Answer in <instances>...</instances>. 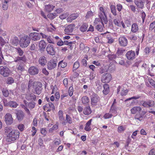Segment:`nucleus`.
Here are the masks:
<instances>
[{
  "label": "nucleus",
  "mask_w": 155,
  "mask_h": 155,
  "mask_svg": "<svg viewBox=\"0 0 155 155\" xmlns=\"http://www.w3.org/2000/svg\"><path fill=\"white\" fill-rule=\"evenodd\" d=\"M6 131L9 132L7 136V140L9 142L15 141L18 138L20 134V133L18 131L15 130H13L10 131L9 128H7Z\"/></svg>",
  "instance_id": "1"
},
{
  "label": "nucleus",
  "mask_w": 155,
  "mask_h": 155,
  "mask_svg": "<svg viewBox=\"0 0 155 155\" xmlns=\"http://www.w3.org/2000/svg\"><path fill=\"white\" fill-rule=\"evenodd\" d=\"M109 11V9H104L103 7H101L99 8V11L98 16L104 22L105 24H107L108 22L107 13Z\"/></svg>",
  "instance_id": "2"
},
{
  "label": "nucleus",
  "mask_w": 155,
  "mask_h": 155,
  "mask_svg": "<svg viewBox=\"0 0 155 155\" xmlns=\"http://www.w3.org/2000/svg\"><path fill=\"white\" fill-rule=\"evenodd\" d=\"M42 84L40 82L36 81L33 82L32 92L35 94L38 95L40 94L42 92Z\"/></svg>",
  "instance_id": "3"
},
{
  "label": "nucleus",
  "mask_w": 155,
  "mask_h": 155,
  "mask_svg": "<svg viewBox=\"0 0 155 155\" xmlns=\"http://www.w3.org/2000/svg\"><path fill=\"white\" fill-rule=\"evenodd\" d=\"M31 41L29 36L25 35L21 38L19 41V45L22 48L27 47L30 43Z\"/></svg>",
  "instance_id": "4"
},
{
  "label": "nucleus",
  "mask_w": 155,
  "mask_h": 155,
  "mask_svg": "<svg viewBox=\"0 0 155 155\" xmlns=\"http://www.w3.org/2000/svg\"><path fill=\"white\" fill-rule=\"evenodd\" d=\"M112 78L111 75L109 73H104L101 77V81L103 83H108Z\"/></svg>",
  "instance_id": "5"
},
{
  "label": "nucleus",
  "mask_w": 155,
  "mask_h": 155,
  "mask_svg": "<svg viewBox=\"0 0 155 155\" xmlns=\"http://www.w3.org/2000/svg\"><path fill=\"white\" fill-rule=\"evenodd\" d=\"M91 104L92 106H96L100 100V97L95 93L93 94L91 96Z\"/></svg>",
  "instance_id": "6"
},
{
  "label": "nucleus",
  "mask_w": 155,
  "mask_h": 155,
  "mask_svg": "<svg viewBox=\"0 0 155 155\" xmlns=\"http://www.w3.org/2000/svg\"><path fill=\"white\" fill-rule=\"evenodd\" d=\"M10 71L6 66H0V74L4 77H7L9 74Z\"/></svg>",
  "instance_id": "7"
},
{
  "label": "nucleus",
  "mask_w": 155,
  "mask_h": 155,
  "mask_svg": "<svg viewBox=\"0 0 155 155\" xmlns=\"http://www.w3.org/2000/svg\"><path fill=\"white\" fill-rule=\"evenodd\" d=\"M13 119L12 115L9 113L6 114L5 116V121L7 125H11L13 122Z\"/></svg>",
  "instance_id": "8"
},
{
  "label": "nucleus",
  "mask_w": 155,
  "mask_h": 155,
  "mask_svg": "<svg viewBox=\"0 0 155 155\" xmlns=\"http://www.w3.org/2000/svg\"><path fill=\"white\" fill-rule=\"evenodd\" d=\"M30 39L34 41L39 40L41 38V35L39 33L34 32L31 33L29 35Z\"/></svg>",
  "instance_id": "9"
},
{
  "label": "nucleus",
  "mask_w": 155,
  "mask_h": 155,
  "mask_svg": "<svg viewBox=\"0 0 155 155\" xmlns=\"http://www.w3.org/2000/svg\"><path fill=\"white\" fill-rule=\"evenodd\" d=\"M118 41L120 45L123 47L126 46L128 43L127 39L124 36L119 37L118 38Z\"/></svg>",
  "instance_id": "10"
},
{
  "label": "nucleus",
  "mask_w": 155,
  "mask_h": 155,
  "mask_svg": "<svg viewBox=\"0 0 155 155\" xmlns=\"http://www.w3.org/2000/svg\"><path fill=\"white\" fill-rule=\"evenodd\" d=\"M46 51L48 53L52 55H54L55 54V50L53 45L48 44L46 48Z\"/></svg>",
  "instance_id": "11"
},
{
  "label": "nucleus",
  "mask_w": 155,
  "mask_h": 155,
  "mask_svg": "<svg viewBox=\"0 0 155 155\" xmlns=\"http://www.w3.org/2000/svg\"><path fill=\"white\" fill-rule=\"evenodd\" d=\"M39 70L38 68L33 66L30 67L28 70L29 73L32 75H35L38 74Z\"/></svg>",
  "instance_id": "12"
},
{
  "label": "nucleus",
  "mask_w": 155,
  "mask_h": 155,
  "mask_svg": "<svg viewBox=\"0 0 155 155\" xmlns=\"http://www.w3.org/2000/svg\"><path fill=\"white\" fill-rule=\"evenodd\" d=\"M126 56L128 60H133L135 57V51L132 50L129 51L127 53Z\"/></svg>",
  "instance_id": "13"
},
{
  "label": "nucleus",
  "mask_w": 155,
  "mask_h": 155,
  "mask_svg": "<svg viewBox=\"0 0 155 155\" xmlns=\"http://www.w3.org/2000/svg\"><path fill=\"white\" fill-rule=\"evenodd\" d=\"M57 64L56 60H53L52 61L49 62L47 64L48 69L50 70L54 69L57 66Z\"/></svg>",
  "instance_id": "14"
},
{
  "label": "nucleus",
  "mask_w": 155,
  "mask_h": 155,
  "mask_svg": "<svg viewBox=\"0 0 155 155\" xmlns=\"http://www.w3.org/2000/svg\"><path fill=\"white\" fill-rule=\"evenodd\" d=\"M26 99L28 101L34 100L35 101L36 99V95L30 93H28L25 96Z\"/></svg>",
  "instance_id": "15"
},
{
  "label": "nucleus",
  "mask_w": 155,
  "mask_h": 155,
  "mask_svg": "<svg viewBox=\"0 0 155 155\" xmlns=\"http://www.w3.org/2000/svg\"><path fill=\"white\" fill-rule=\"evenodd\" d=\"M75 27L74 24H71L65 28L64 31L66 33H71L73 31Z\"/></svg>",
  "instance_id": "16"
},
{
  "label": "nucleus",
  "mask_w": 155,
  "mask_h": 155,
  "mask_svg": "<svg viewBox=\"0 0 155 155\" xmlns=\"http://www.w3.org/2000/svg\"><path fill=\"white\" fill-rule=\"evenodd\" d=\"M16 114L18 120L21 121L22 120L24 117V114L22 111L20 110L18 111Z\"/></svg>",
  "instance_id": "17"
},
{
  "label": "nucleus",
  "mask_w": 155,
  "mask_h": 155,
  "mask_svg": "<svg viewBox=\"0 0 155 155\" xmlns=\"http://www.w3.org/2000/svg\"><path fill=\"white\" fill-rule=\"evenodd\" d=\"M134 3L138 8L143 9L144 7V1L143 0H138L134 1Z\"/></svg>",
  "instance_id": "18"
},
{
  "label": "nucleus",
  "mask_w": 155,
  "mask_h": 155,
  "mask_svg": "<svg viewBox=\"0 0 155 155\" xmlns=\"http://www.w3.org/2000/svg\"><path fill=\"white\" fill-rule=\"evenodd\" d=\"M47 62L46 58L44 56L41 57L38 60L39 64L42 66H44L46 64Z\"/></svg>",
  "instance_id": "19"
},
{
  "label": "nucleus",
  "mask_w": 155,
  "mask_h": 155,
  "mask_svg": "<svg viewBox=\"0 0 155 155\" xmlns=\"http://www.w3.org/2000/svg\"><path fill=\"white\" fill-rule=\"evenodd\" d=\"M55 6L53 5L49 4L48 5H46L45 6V11L48 12H49L53 10Z\"/></svg>",
  "instance_id": "20"
},
{
  "label": "nucleus",
  "mask_w": 155,
  "mask_h": 155,
  "mask_svg": "<svg viewBox=\"0 0 155 155\" xmlns=\"http://www.w3.org/2000/svg\"><path fill=\"white\" fill-rule=\"evenodd\" d=\"M78 16V14H72L68 17L67 21L68 22H71L72 20L75 19Z\"/></svg>",
  "instance_id": "21"
},
{
  "label": "nucleus",
  "mask_w": 155,
  "mask_h": 155,
  "mask_svg": "<svg viewBox=\"0 0 155 155\" xmlns=\"http://www.w3.org/2000/svg\"><path fill=\"white\" fill-rule=\"evenodd\" d=\"M24 62H18V64L16 65V68L18 70L20 71H23L25 70Z\"/></svg>",
  "instance_id": "22"
},
{
  "label": "nucleus",
  "mask_w": 155,
  "mask_h": 155,
  "mask_svg": "<svg viewBox=\"0 0 155 155\" xmlns=\"http://www.w3.org/2000/svg\"><path fill=\"white\" fill-rule=\"evenodd\" d=\"M26 61V59L25 57L24 56L22 57H18L14 61L18 62H25Z\"/></svg>",
  "instance_id": "23"
},
{
  "label": "nucleus",
  "mask_w": 155,
  "mask_h": 155,
  "mask_svg": "<svg viewBox=\"0 0 155 155\" xmlns=\"http://www.w3.org/2000/svg\"><path fill=\"white\" fill-rule=\"evenodd\" d=\"M91 112V110L90 107L89 106L85 107L83 109V113L86 115H89Z\"/></svg>",
  "instance_id": "24"
},
{
  "label": "nucleus",
  "mask_w": 155,
  "mask_h": 155,
  "mask_svg": "<svg viewBox=\"0 0 155 155\" xmlns=\"http://www.w3.org/2000/svg\"><path fill=\"white\" fill-rule=\"evenodd\" d=\"M100 22H101L102 25H103L104 28L107 27V25H104V22L103 21H102L100 17H99V18H96L94 22V23L95 25H97Z\"/></svg>",
  "instance_id": "25"
},
{
  "label": "nucleus",
  "mask_w": 155,
  "mask_h": 155,
  "mask_svg": "<svg viewBox=\"0 0 155 155\" xmlns=\"http://www.w3.org/2000/svg\"><path fill=\"white\" fill-rule=\"evenodd\" d=\"M72 122V120L71 117L68 115H66V119L65 121L62 123V124L64 125H65L66 123H68L71 124Z\"/></svg>",
  "instance_id": "26"
},
{
  "label": "nucleus",
  "mask_w": 155,
  "mask_h": 155,
  "mask_svg": "<svg viewBox=\"0 0 155 155\" xmlns=\"http://www.w3.org/2000/svg\"><path fill=\"white\" fill-rule=\"evenodd\" d=\"M104 89L103 91V93L107 95L109 93L110 91L109 86L108 84H104L103 85Z\"/></svg>",
  "instance_id": "27"
},
{
  "label": "nucleus",
  "mask_w": 155,
  "mask_h": 155,
  "mask_svg": "<svg viewBox=\"0 0 155 155\" xmlns=\"http://www.w3.org/2000/svg\"><path fill=\"white\" fill-rule=\"evenodd\" d=\"M46 45V43L43 40H41L39 43L38 46L41 50H44Z\"/></svg>",
  "instance_id": "28"
},
{
  "label": "nucleus",
  "mask_w": 155,
  "mask_h": 155,
  "mask_svg": "<svg viewBox=\"0 0 155 155\" xmlns=\"http://www.w3.org/2000/svg\"><path fill=\"white\" fill-rule=\"evenodd\" d=\"M92 119H91L88 121L86 124V126L84 128V130L87 131H89L91 130L90 125L91 124V123Z\"/></svg>",
  "instance_id": "29"
},
{
  "label": "nucleus",
  "mask_w": 155,
  "mask_h": 155,
  "mask_svg": "<svg viewBox=\"0 0 155 155\" xmlns=\"http://www.w3.org/2000/svg\"><path fill=\"white\" fill-rule=\"evenodd\" d=\"M141 107H134L131 110V111L132 114H135L137 112H139L141 110Z\"/></svg>",
  "instance_id": "30"
},
{
  "label": "nucleus",
  "mask_w": 155,
  "mask_h": 155,
  "mask_svg": "<svg viewBox=\"0 0 155 155\" xmlns=\"http://www.w3.org/2000/svg\"><path fill=\"white\" fill-rule=\"evenodd\" d=\"M81 101L84 104H87L89 103L90 99L88 97L86 96H84L82 97Z\"/></svg>",
  "instance_id": "31"
},
{
  "label": "nucleus",
  "mask_w": 155,
  "mask_h": 155,
  "mask_svg": "<svg viewBox=\"0 0 155 155\" xmlns=\"http://www.w3.org/2000/svg\"><path fill=\"white\" fill-rule=\"evenodd\" d=\"M138 30L137 25L135 23L133 24L131 27V31L134 33L136 32Z\"/></svg>",
  "instance_id": "32"
},
{
  "label": "nucleus",
  "mask_w": 155,
  "mask_h": 155,
  "mask_svg": "<svg viewBox=\"0 0 155 155\" xmlns=\"http://www.w3.org/2000/svg\"><path fill=\"white\" fill-rule=\"evenodd\" d=\"M117 107L114 105V103H113L111 106L110 110V112L112 114H115L116 115L117 113Z\"/></svg>",
  "instance_id": "33"
},
{
  "label": "nucleus",
  "mask_w": 155,
  "mask_h": 155,
  "mask_svg": "<svg viewBox=\"0 0 155 155\" xmlns=\"http://www.w3.org/2000/svg\"><path fill=\"white\" fill-rule=\"evenodd\" d=\"M45 107L47 108L49 107V108L48 110V111H50L51 110H54V105L51 102H49L48 104H46L45 105Z\"/></svg>",
  "instance_id": "34"
},
{
  "label": "nucleus",
  "mask_w": 155,
  "mask_h": 155,
  "mask_svg": "<svg viewBox=\"0 0 155 155\" xmlns=\"http://www.w3.org/2000/svg\"><path fill=\"white\" fill-rule=\"evenodd\" d=\"M110 9L111 12L114 16H116L117 15L116 8L114 5H110Z\"/></svg>",
  "instance_id": "35"
},
{
  "label": "nucleus",
  "mask_w": 155,
  "mask_h": 155,
  "mask_svg": "<svg viewBox=\"0 0 155 155\" xmlns=\"http://www.w3.org/2000/svg\"><path fill=\"white\" fill-rule=\"evenodd\" d=\"M9 2L8 1L5 0L2 3V8L4 10H6L8 8V3Z\"/></svg>",
  "instance_id": "36"
},
{
  "label": "nucleus",
  "mask_w": 155,
  "mask_h": 155,
  "mask_svg": "<svg viewBox=\"0 0 155 155\" xmlns=\"http://www.w3.org/2000/svg\"><path fill=\"white\" fill-rule=\"evenodd\" d=\"M87 25L86 23H84L81 27L80 28V30L82 32H84L87 30Z\"/></svg>",
  "instance_id": "37"
},
{
  "label": "nucleus",
  "mask_w": 155,
  "mask_h": 155,
  "mask_svg": "<svg viewBox=\"0 0 155 155\" xmlns=\"http://www.w3.org/2000/svg\"><path fill=\"white\" fill-rule=\"evenodd\" d=\"M80 66V64L79 62L76 61L75 62L73 68V71L74 72Z\"/></svg>",
  "instance_id": "38"
},
{
  "label": "nucleus",
  "mask_w": 155,
  "mask_h": 155,
  "mask_svg": "<svg viewBox=\"0 0 155 155\" xmlns=\"http://www.w3.org/2000/svg\"><path fill=\"white\" fill-rule=\"evenodd\" d=\"M18 106V104L14 101H10L9 102V106L13 108H16Z\"/></svg>",
  "instance_id": "39"
},
{
  "label": "nucleus",
  "mask_w": 155,
  "mask_h": 155,
  "mask_svg": "<svg viewBox=\"0 0 155 155\" xmlns=\"http://www.w3.org/2000/svg\"><path fill=\"white\" fill-rule=\"evenodd\" d=\"M60 65L61 68H64L67 66V63L62 60L59 62L58 66L59 67Z\"/></svg>",
  "instance_id": "40"
},
{
  "label": "nucleus",
  "mask_w": 155,
  "mask_h": 155,
  "mask_svg": "<svg viewBox=\"0 0 155 155\" xmlns=\"http://www.w3.org/2000/svg\"><path fill=\"white\" fill-rule=\"evenodd\" d=\"M58 15L56 13H50L47 15V17L51 19H54Z\"/></svg>",
  "instance_id": "41"
},
{
  "label": "nucleus",
  "mask_w": 155,
  "mask_h": 155,
  "mask_svg": "<svg viewBox=\"0 0 155 155\" xmlns=\"http://www.w3.org/2000/svg\"><path fill=\"white\" fill-rule=\"evenodd\" d=\"M2 91L3 94L4 96L5 97H8L9 95V92L6 89H3Z\"/></svg>",
  "instance_id": "42"
},
{
  "label": "nucleus",
  "mask_w": 155,
  "mask_h": 155,
  "mask_svg": "<svg viewBox=\"0 0 155 155\" xmlns=\"http://www.w3.org/2000/svg\"><path fill=\"white\" fill-rule=\"evenodd\" d=\"M35 103L34 101H31L29 102L28 104V106L30 109H33L34 108L35 106Z\"/></svg>",
  "instance_id": "43"
},
{
  "label": "nucleus",
  "mask_w": 155,
  "mask_h": 155,
  "mask_svg": "<svg viewBox=\"0 0 155 155\" xmlns=\"http://www.w3.org/2000/svg\"><path fill=\"white\" fill-rule=\"evenodd\" d=\"M108 57L110 60L112 61L117 57V55L115 54H110L108 55Z\"/></svg>",
  "instance_id": "44"
},
{
  "label": "nucleus",
  "mask_w": 155,
  "mask_h": 155,
  "mask_svg": "<svg viewBox=\"0 0 155 155\" xmlns=\"http://www.w3.org/2000/svg\"><path fill=\"white\" fill-rule=\"evenodd\" d=\"M104 26L103 25H100L99 24H97L95 27L96 29L99 31H102L103 29Z\"/></svg>",
  "instance_id": "45"
},
{
  "label": "nucleus",
  "mask_w": 155,
  "mask_h": 155,
  "mask_svg": "<svg viewBox=\"0 0 155 155\" xmlns=\"http://www.w3.org/2000/svg\"><path fill=\"white\" fill-rule=\"evenodd\" d=\"M16 51L18 54L20 56H22L24 53L23 51L20 48H16Z\"/></svg>",
  "instance_id": "46"
},
{
  "label": "nucleus",
  "mask_w": 155,
  "mask_h": 155,
  "mask_svg": "<svg viewBox=\"0 0 155 155\" xmlns=\"http://www.w3.org/2000/svg\"><path fill=\"white\" fill-rule=\"evenodd\" d=\"M135 119L140 121L142 120L143 119V116L139 114H136L135 116Z\"/></svg>",
  "instance_id": "47"
},
{
  "label": "nucleus",
  "mask_w": 155,
  "mask_h": 155,
  "mask_svg": "<svg viewBox=\"0 0 155 155\" xmlns=\"http://www.w3.org/2000/svg\"><path fill=\"white\" fill-rule=\"evenodd\" d=\"M125 51V50L124 49L122 48H118L117 51V54L119 55H120L122 54Z\"/></svg>",
  "instance_id": "48"
},
{
  "label": "nucleus",
  "mask_w": 155,
  "mask_h": 155,
  "mask_svg": "<svg viewBox=\"0 0 155 155\" xmlns=\"http://www.w3.org/2000/svg\"><path fill=\"white\" fill-rule=\"evenodd\" d=\"M19 42L18 38L17 37H15L12 40V43L15 45H17Z\"/></svg>",
  "instance_id": "49"
},
{
  "label": "nucleus",
  "mask_w": 155,
  "mask_h": 155,
  "mask_svg": "<svg viewBox=\"0 0 155 155\" xmlns=\"http://www.w3.org/2000/svg\"><path fill=\"white\" fill-rule=\"evenodd\" d=\"M61 140L58 139H55L53 141L54 145L58 146L61 144Z\"/></svg>",
  "instance_id": "50"
},
{
  "label": "nucleus",
  "mask_w": 155,
  "mask_h": 155,
  "mask_svg": "<svg viewBox=\"0 0 155 155\" xmlns=\"http://www.w3.org/2000/svg\"><path fill=\"white\" fill-rule=\"evenodd\" d=\"M94 15V13L91 11H89L87 13L85 16V17L86 18H88L90 17H91Z\"/></svg>",
  "instance_id": "51"
},
{
  "label": "nucleus",
  "mask_w": 155,
  "mask_h": 155,
  "mask_svg": "<svg viewBox=\"0 0 155 155\" xmlns=\"http://www.w3.org/2000/svg\"><path fill=\"white\" fill-rule=\"evenodd\" d=\"M126 129V127L124 126H120L118 127V131L119 132L123 131Z\"/></svg>",
  "instance_id": "52"
},
{
  "label": "nucleus",
  "mask_w": 155,
  "mask_h": 155,
  "mask_svg": "<svg viewBox=\"0 0 155 155\" xmlns=\"http://www.w3.org/2000/svg\"><path fill=\"white\" fill-rule=\"evenodd\" d=\"M47 40L49 43L54 44L55 43L54 41L51 38L50 36H49L47 38Z\"/></svg>",
  "instance_id": "53"
},
{
  "label": "nucleus",
  "mask_w": 155,
  "mask_h": 155,
  "mask_svg": "<svg viewBox=\"0 0 155 155\" xmlns=\"http://www.w3.org/2000/svg\"><path fill=\"white\" fill-rule=\"evenodd\" d=\"M115 66L114 64H113L110 65L108 67V70L111 71H114L115 70Z\"/></svg>",
  "instance_id": "54"
},
{
  "label": "nucleus",
  "mask_w": 155,
  "mask_h": 155,
  "mask_svg": "<svg viewBox=\"0 0 155 155\" xmlns=\"http://www.w3.org/2000/svg\"><path fill=\"white\" fill-rule=\"evenodd\" d=\"M113 115L111 114L107 113L104 115V117L105 119H107L111 117Z\"/></svg>",
  "instance_id": "55"
},
{
  "label": "nucleus",
  "mask_w": 155,
  "mask_h": 155,
  "mask_svg": "<svg viewBox=\"0 0 155 155\" xmlns=\"http://www.w3.org/2000/svg\"><path fill=\"white\" fill-rule=\"evenodd\" d=\"M128 38L131 40L135 41L137 39V37L134 35H130L128 36Z\"/></svg>",
  "instance_id": "56"
},
{
  "label": "nucleus",
  "mask_w": 155,
  "mask_h": 155,
  "mask_svg": "<svg viewBox=\"0 0 155 155\" xmlns=\"http://www.w3.org/2000/svg\"><path fill=\"white\" fill-rule=\"evenodd\" d=\"M14 80L11 77H9L8 78L7 82L9 84H11L14 82Z\"/></svg>",
  "instance_id": "57"
},
{
  "label": "nucleus",
  "mask_w": 155,
  "mask_h": 155,
  "mask_svg": "<svg viewBox=\"0 0 155 155\" xmlns=\"http://www.w3.org/2000/svg\"><path fill=\"white\" fill-rule=\"evenodd\" d=\"M37 45L34 43H32L30 46V49L31 51L35 50L36 48Z\"/></svg>",
  "instance_id": "58"
},
{
  "label": "nucleus",
  "mask_w": 155,
  "mask_h": 155,
  "mask_svg": "<svg viewBox=\"0 0 155 155\" xmlns=\"http://www.w3.org/2000/svg\"><path fill=\"white\" fill-rule=\"evenodd\" d=\"M155 26V21L152 22L150 23V27L149 30L150 31H152L153 29H154Z\"/></svg>",
  "instance_id": "59"
},
{
  "label": "nucleus",
  "mask_w": 155,
  "mask_h": 155,
  "mask_svg": "<svg viewBox=\"0 0 155 155\" xmlns=\"http://www.w3.org/2000/svg\"><path fill=\"white\" fill-rule=\"evenodd\" d=\"M68 93L69 94L70 97L72 95L73 93V88L72 87H70L69 88Z\"/></svg>",
  "instance_id": "60"
},
{
  "label": "nucleus",
  "mask_w": 155,
  "mask_h": 155,
  "mask_svg": "<svg viewBox=\"0 0 155 155\" xmlns=\"http://www.w3.org/2000/svg\"><path fill=\"white\" fill-rule=\"evenodd\" d=\"M18 128L21 131H22L24 130V126L22 124H20L18 125Z\"/></svg>",
  "instance_id": "61"
},
{
  "label": "nucleus",
  "mask_w": 155,
  "mask_h": 155,
  "mask_svg": "<svg viewBox=\"0 0 155 155\" xmlns=\"http://www.w3.org/2000/svg\"><path fill=\"white\" fill-rule=\"evenodd\" d=\"M148 105H149V107H150L153 106L154 104V102L152 100H148Z\"/></svg>",
  "instance_id": "62"
},
{
  "label": "nucleus",
  "mask_w": 155,
  "mask_h": 155,
  "mask_svg": "<svg viewBox=\"0 0 155 155\" xmlns=\"http://www.w3.org/2000/svg\"><path fill=\"white\" fill-rule=\"evenodd\" d=\"M117 9L119 12L121 11L122 8V6L120 4H118L117 5Z\"/></svg>",
  "instance_id": "63"
},
{
  "label": "nucleus",
  "mask_w": 155,
  "mask_h": 155,
  "mask_svg": "<svg viewBox=\"0 0 155 155\" xmlns=\"http://www.w3.org/2000/svg\"><path fill=\"white\" fill-rule=\"evenodd\" d=\"M57 44L58 46H62L64 44V43H63V41L61 39H60L58 41Z\"/></svg>",
  "instance_id": "64"
}]
</instances>
